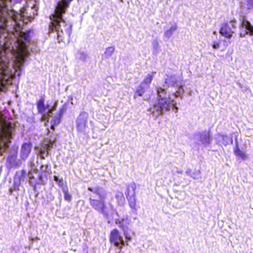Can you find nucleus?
I'll return each mask as SVG.
<instances>
[{
	"mask_svg": "<svg viewBox=\"0 0 253 253\" xmlns=\"http://www.w3.org/2000/svg\"><path fill=\"white\" fill-rule=\"evenodd\" d=\"M72 0L59 1L54 13L49 16L51 22L49 25V33L56 32L59 42H64L65 37H70L71 33V28L66 23L63 15L65 13Z\"/></svg>",
	"mask_w": 253,
	"mask_h": 253,
	"instance_id": "f257e3e1",
	"label": "nucleus"
},
{
	"mask_svg": "<svg viewBox=\"0 0 253 253\" xmlns=\"http://www.w3.org/2000/svg\"><path fill=\"white\" fill-rule=\"evenodd\" d=\"M87 189L88 191L96 194L99 198V199L89 198V201L91 207L96 211L102 213L104 215H106L107 207L105 204L106 194L105 192L102 188L99 187L96 188L88 187Z\"/></svg>",
	"mask_w": 253,
	"mask_h": 253,
	"instance_id": "f03ea898",
	"label": "nucleus"
},
{
	"mask_svg": "<svg viewBox=\"0 0 253 253\" xmlns=\"http://www.w3.org/2000/svg\"><path fill=\"white\" fill-rule=\"evenodd\" d=\"M29 38L28 33L26 34L23 32H19L18 33L16 40L18 42L19 50L17 52L13 67L15 71H17L18 69L21 70L24 59L27 55L28 51L25 48L24 42L28 41Z\"/></svg>",
	"mask_w": 253,
	"mask_h": 253,
	"instance_id": "7ed1b4c3",
	"label": "nucleus"
},
{
	"mask_svg": "<svg viewBox=\"0 0 253 253\" xmlns=\"http://www.w3.org/2000/svg\"><path fill=\"white\" fill-rule=\"evenodd\" d=\"M109 242L111 245L118 248L119 253H123L122 248L127 245V242L124 241L119 231L116 228L113 229L110 232Z\"/></svg>",
	"mask_w": 253,
	"mask_h": 253,
	"instance_id": "20e7f679",
	"label": "nucleus"
},
{
	"mask_svg": "<svg viewBox=\"0 0 253 253\" xmlns=\"http://www.w3.org/2000/svg\"><path fill=\"white\" fill-rule=\"evenodd\" d=\"M136 189V184L134 182L128 183L126 185L125 195L128 201L129 206L132 209H135L136 198L135 190Z\"/></svg>",
	"mask_w": 253,
	"mask_h": 253,
	"instance_id": "39448f33",
	"label": "nucleus"
},
{
	"mask_svg": "<svg viewBox=\"0 0 253 253\" xmlns=\"http://www.w3.org/2000/svg\"><path fill=\"white\" fill-rule=\"evenodd\" d=\"M234 28V24H231V22H224L221 24L219 33L223 37L230 39L234 33L233 31Z\"/></svg>",
	"mask_w": 253,
	"mask_h": 253,
	"instance_id": "423d86ee",
	"label": "nucleus"
},
{
	"mask_svg": "<svg viewBox=\"0 0 253 253\" xmlns=\"http://www.w3.org/2000/svg\"><path fill=\"white\" fill-rule=\"evenodd\" d=\"M172 106H175L172 100H170L166 98H158L156 106L160 109L159 113L160 115L163 114V110H169Z\"/></svg>",
	"mask_w": 253,
	"mask_h": 253,
	"instance_id": "0eeeda50",
	"label": "nucleus"
},
{
	"mask_svg": "<svg viewBox=\"0 0 253 253\" xmlns=\"http://www.w3.org/2000/svg\"><path fill=\"white\" fill-rule=\"evenodd\" d=\"M88 114L85 112H82L77 119L76 127L77 131L83 132L87 127Z\"/></svg>",
	"mask_w": 253,
	"mask_h": 253,
	"instance_id": "6e6552de",
	"label": "nucleus"
},
{
	"mask_svg": "<svg viewBox=\"0 0 253 253\" xmlns=\"http://www.w3.org/2000/svg\"><path fill=\"white\" fill-rule=\"evenodd\" d=\"M45 98L42 96L36 102L37 108L39 114H43L46 112L51 113L53 111V107H51L48 104L45 105Z\"/></svg>",
	"mask_w": 253,
	"mask_h": 253,
	"instance_id": "1a4fd4ad",
	"label": "nucleus"
},
{
	"mask_svg": "<svg viewBox=\"0 0 253 253\" xmlns=\"http://www.w3.org/2000/svg\"><path fill=\"white\" fill-rule=\"evenodd\" d=\"M32 149V144L30 142L24 143L21 149V157L22 159L27 158L31 153Z\"/></svg>",
	"mask_w": 253,
	"mask_h": 253,
	"instance_id": "9d476101",
	"label": "nucleus"
},
{
	"mask_svg": "<svg viewBox=\"0 0 253 253\" xmlns=\"http://www.w3.org/2000/svg\"><path fill=\"white\" fill-rule=\"evenodd\" d=\"M200 141L204 145H208L211 143V137L209 131H205L200 134Z\"/></svg>",
	"mask_w": 253,
	"mask_h": 253,
	"instance_id": "9b49d317",
	"label": "nucleus"
},
{
	"mask_svg": "<svg viewBox=\"0 0 253 253\" xmlns=\"http://www.w3.org/2000/svg\"><path fill=\"white\" fill-rule=\"evenodd\" d=\"M148 88H149L140 83L134 91L133 98L136 99L138 97L143 96Z\"/></svg>",
	"mask_w": 253,
	"mask_h": 253,
	"instance_id": "f8f14e48",
	"label": "nucleus"
},
{
	"mask_svg": "<svg viewBox=\"0 0 253 253\" xmlns=\"http://www.w3.org/2000/svg\"><path fill=\"white\" fill-rule=\"evenodd\" d=\"M63 111L60 110L58 115L56 116H55L53 118H52L51 120V128L52 130L55 129V127L57 126L61 122V118L63 116Z\"/></svg>",
	"mask_w": 253,
	"mask_h": 253,
	"instance_id": "ddd939ff",
	"label": "nucleus"
},
{
	"mask_svg": "<svg viewBox=\"0 0 253 253\" xmlns=\"http://www.w3.org/2000/svg\"><path fill=\"white\" fill-rule=\"evenodd\" d=\"M155 73V72H153L148 74L147 76L143 79L142 81L141 82V84L149 88L150 84H151L153 80L154 76Z\"/></svg>",
	"mask_w": 253,
	"mask_h": 253,
	"instance_id": "4468645a",
	"label": "nucleus"
},
{
	"mask_svg": "<svg viewBox=\"0 0 253 253\" xmlns=\"http://www.w3.org/2000/svg\"><path fill=\"white\" fill-rule=\"evenodd\" d=\"M233 152L236 157L240 158L242 160H245L247 159L246 153L240 150L237 143L235 146Z\"/></svg>",
	"mask_w": 253,
	"mask_h": 253,
	"instance_id": "2eb2a0df",
	"label": "nucleus"
},
{
	"mask_svg": "<svg viewBox=\"0 0 253 253\" xmlns=\"http://www.w3.org/2000/svg\"><path fill=\"white\" fill-rule=\"evenodd\" d=\"M242 25L247 30V33H249L251 36L253 35V25H252L248 20L244 19Z\"/></svg>",
	"mask_w": 253,
	"mask_h": 253,
	"instance_id": "dca6fc26",
	"label": "nucleus"
},
{
	"mask_svg": "<svg viewBox=\"0 0 253 253\" xmlns=\"http://www.w3.org/2000/svg\"><path fill=\"white\" fill-rule=\"evenodd\" d=\"M186 173L188 175L190 176L194 179L199 178L201 175V171L200 169H195L194 170L191 169H188L186 171Z\"/></svg>",
	"mask_w": 253,
	"mask_h": 253,
	"instance_id": "f3484780",
	"label": "nucleus"
},
{
	"mask_svg": "<svg viewBox=\"0 0 253 253\" xmlns=\"http://www.w3.org/2000/svg\"><path fill=\"white\" fill-rule=\"evenodd\" d=\"M177 29V25L176 24L172 25L170 28L166 31L164 33L165 36L167 38H169L172 35L173 33Z\"/></svg>",
	"mask_w": 253,
	"mask_h": 253,
	"instance_id": "a211bd4d",
	"label": "nucleus"
},
{
	"mask_svg": "<svg viewBox=\"0 0 253 253\" xmlns=\"http://www.w3.org/2000/svg\"><path fill=\"white\" fill-rule=\"evenodd\" d=\"M62 191L64 193V200L69 202L71 201L72 200V195L69 192L68 188L67 186L63 187L62 188Z\"/></svg>",
	"mask_w": 253,
	"mask_h": 253,
	"instance_id": "6ab92c4d",
	"label": "nucleus"
},
{
	"mask_svg": "<svg viewBox=\"0 0 253 253\" xmlns=\"http://www.w3.org/2000/svg\"><path fill=\"white\" fill-rule=\"evenodd\" d=\"M158 98H164L163 96L167 94V91L163 88H159L157 89Z\"/></svg>",
	"mask_w": 253,
	"mask_h": 253,
	"instance_id": "aec40b11",
	"label": "nucleus"
},
{
	"mask_svg": "<svg viewBox=\"0 0 253 253\" xmlns=\"http://www.w3.org/2000/svg\"><path fill=\"white\" fill-rule=\"evenodd\" d=\"M114 51L115 48L113 46H109L106 49L105 54L107 56H111Z\"/></svg>",
	"mask_w": 253,
	"mask_h": 253,
	"instance_id": "412c9836",
	"label": "nucleus"
},
{
	"mask_svg": "<svg viewBox=\"0 0 253 253\" xmlns=\"http://www.w3.org/2000/svg\"><path fill=\"white\" fill-rule=\"evenodd\" d=\"M246 3L248 9H253V0H246Z\"/></svg>",
	"mask_w": 253,
	"mask_h": 253,
	"instance_id": "4be33fe9",
	"label": "nucleus"
},
{
	"mask_svg": "<svg viewBox=\"0 0 253 253\" xmlns=\"http://www.w3.org/2000/svg\"><path fill=\"white\" fill-rule=\"evenodd\" d=\"M169 83L171 82V83H172L171 85L172 86H175V84H176L177 83V81L176 80V79H175L173 77H170L169 79Z\"/></svg>",
	"mask_w": 253,
	"mask_h": 253,
	"instance_id": "5701e85b",
	"label": "nucleus"
},
{
	"mask_svg": "<svg viewBox=\"0 0 253 253\" xmlns=\"http://www.w3.org/2000/svg\"><path fill=\"white\" fill-rule=\"evenodd\" d=\"M220 42L214 41L212 43V47L214 49H218L219 47Z\"/></svg>",
	"mask_w": 253,
	"mask_h": 253,
	"instance_id": "b1692460",
	"label": "nucleus"
},
{
	"mask_svg": "<svg viewBox=\"0 0 253 253\" xmlns=\"http://www.w3.org/2000/svg\"><path fill=\"white\" fill-rule=\"evenodd\" d=\"M53 177H54V180L55 181L58 182L59 185H61L62 184V179H59V177L56 175H54Z\"/></svg>",
	"mask_w": 253,
	"mask_h": 253,
	"instance_id": "393cba45",
	"label": "nucleus"
},
{
	"mask_svg": "<svg viewBox=\"0 0 253 253\" xmlns=\"http://www.w3.org/2000/svg\"><path fill=\"white\" fill-rule=\"evenodd\" d=\"M50 113H48V114L47 115H45V113H44L43 114H42V119L43 120H46L47 122H48V120L49 119V117L50 116Z\"/></svg>",
	"mask_w": 253,
	"mask_h": 253,
	"instance_id": "a878e982",
	"label": "nucleus"
},
{
	"mask_svg": "<svg viewBox=\"0 0 253 253\" xmlns=\"http://www.w3.org/2000/svg\"><path fill=\"white\" fill-rule=\"evenodd\" d=\"M116 199H123L124 200V197L123 193L122 192H119L115 195Z\"/></svg>",
	"mask_w": 253,
	"mask_h": 253,
	"instance_id": "bb28decb",
	"label": "nucleus"
},
{
	"mask_svg": "<svg viewBox=\"0 0 253 253\" xmlns=\"http://www.w3.org/2000/svg\"><path fill=\"white\" fill-rule=\"evenodd\" d=\"M221 137L222 138L223 140H224V139H228V136L227 135H221Z\"/></svg>",
	"mask_w": 253,
	"mask_h": 253,
	"instance_id": "cd10ccee",
	"label": "nucleus"
},
{
	"mask_svg": "<svg viewBox=\"0 0 253 253\" xmlns=\"http://www.w3.org/2000/svg\"><path fill=\"white\" fill-rule=\"evenodd\" d=\"M179 95H180V94H179V93L178 92V91H176V92H175V93H174V95H175L176 97H178V96H179Z\"/></svg>",
	"mask_w": 253,
	"mask_h": 253,
	"instance_id": "c85d7f7f",
	"label": "nucleus"
},
{
	"mask_svg": "<svg viewBox=\"0 0 253 253\" xmlns=\"http://www.w3.org/2000/svg\"><path fill=\"white\" fill-rule=\"evenodd\" d=\"M180 89L183 90V88H182V85L181 84H180V85L179 86V90H180Z\"/></svg>",
	"mask_w": 253,
	"mask_h": 253,
	"instance_id": "c756f323",
	"label": "nucleus"
},
{
	"mask_svg": "<svg viewBox=\"0 0 253 253\" xmlns=\"http://www.w3.org/2000/svg\"><path fill=\"white\" fill-rule=\"evenodd\" d=\"M47 146V147L50 148L52 146V144L51 143H49V144H48Z\"/></svg>",
	"mask_w": 253,
	"mask_h": 253,
	"instance_id": "7c9ffc66",
	"label": "nucleus"
},
{
	"mask_svg": "<svg viewBox=\"0 0 253 253\" xmlns=\"http://www.w3.org/2000/svg\"><path fill=\"white\" fill-rule=\"evenodd\" d=\"M87 249H88V247L87 246H86V252L87 253Z\"/></svg>",
	"mask_w": 253,
	"mask_h": 253,
	"instance_id": "2f4dec72",
	"label": "nucleus"
},
{
	"mask_svg": "<svg viewBox=\"0 0 253 253\" xmlns=\"http://www.w3.org/2000/svg\"><path fill=\"white\" fill-rule=\"evenodd\" d=\"M223 144L224 145H226L227 144V143H223Z\"/></svg>",
	"mask_w": 253,
	"mask_h": 253,
	"instance_id": "473e14b6",
	"label": "nucleus"
}]
</instances>
